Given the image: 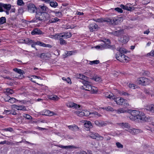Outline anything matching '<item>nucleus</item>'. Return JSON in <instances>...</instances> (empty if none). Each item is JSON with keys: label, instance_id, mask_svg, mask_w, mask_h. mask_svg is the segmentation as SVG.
Listing matches in <instances>:
<instances>
[{"label": "nucleus", "instance_id": "nucleus-1", "mask_svg": "<svg viewBox=\"0 0 154 154\" xmlns=\"http://www.w3.org/2000/svg\"><path fill=\"white\" fill-rule=\"evenodd\" d=\"M130 113L129 118L130 119L136 121L146 122L150 119V118L146 116L145 114L139 111L131 110L129 111Z\"/></svg>", "mask_w": 154, "mask_h": 154}, {"label": "nucleus", "instance_id": "nucleus-2", "mask_svg": "<svg viewBox=\"0 0 154 154\" xmlns=\"http://www.w3.org/2000/svg\"><path fill=\"white\" fill-rule=\"evenodd\" d=\"M49 15L48 13L36 12L35 18L30 21V23L37 22L39 21H46L49 19Z\"/></svg>", "mask_w": 154, "mask_h": 154}, {"label": "nucleus", "instance_id": "nucleus-3", "mask_svg": "<svg viewBox=\"0 0 154 154\" xmlns=\"http://www.w3.org/2000/svg\"><path fill=\"white\" fill-rule=\"evenodd\" d=\"M117 20V19L115 17H112L107 18H98L94 21L99 23H102L103 22H106L109 24L116 25L117 24L116 23Z\"/></svg>", "mask_w": 154, "mask_h": 154}, {"label": "nucleus", "instance_id": "nucleus-4", "mask_svg": "<svg viewBox=\"0 0 154 154\" xmlns=\"http://www.w3.org/2000/svg\"><path fill=\"white\" fill-rule=\"evenodd\" d=\"M89 81H84L83 82V84L85 87L84 88L86 91H91L92 93H97V91L94 89L92 86L91 85V83L89 82Z\"/></svg>", "mask_w": 154, "mask_h": 154}, {"label": "nucleus", "instance_id": "nucleus-5", "mask_svg": "<svg viewBox=\"0 0 154 154\" xmlns=\"http://www.w3.org/2000/svg\"><path fill=\"white\" fill-rule=\"evenodd\" d=\"M95 48L96 49H100L101 50L109 48L114 50L116 48L115 45H111L109 43H104L103 44H101L100 45L96 46Z\"/></svg>", "mask_w": 154, "mask_h": 154}, {"label": "nucleus", "instance_id": "nucleus-6", "mask_svg": "<svg viewBox=\"0 0 154 154\" xmlns=\"http://www.w3.org/2000/svg\"><path fill=\"white\" fill-rule=\"evenodd\" d=\"M72 35L71 33L69 32H65L59 34H57L55 35L56 38L57 39L63 38H69L71 37Z\"/></svg>", "mask_w": 154, "mask_h": 154}, {"label": "nucleus", "instance_id": "nucleus-7", "mask_svg": "<svg viewBox=\"0 0 154 154\" xmlns=\"http://www.w3.org/2000/svg\"><path fill=\"white\" fill-rule=\"evenodd\" d=\"M137 81L139 84L144 86L148 85L151 82V81L145 77H142L138 78Z\"/></svg>", "mask_w": 154, "mask_h": 154}, {"label": "nucleus", "instance_id": "nucleus-8", "mask_svg": "<svg viewBox=\"0 0 154 154\" xmlns=\"http://www.w3.org/2000/svg\"><path fill=\"white\" fill-rule=\"evenodd\" d=\"M90 137L94 139H97L98 140H102L103 137L99 135L97 133L91 132L89 133Z\"/></svg>", "mask_w": 154, "mask_h": 154}, {"label": "nucleus", "instance_id": "nucleus-9", "mask_svg": "<svg viewBox=\"0 0 154 154\" xmlns=\"http://www.w3.org/2000/svg\"><path fill=\"white\" fill-rule=\"evenodd\" d=\"M116 59L122 62H124V61H126L127 60V58H128L123 54H116Z\"/></svg>", "mask_w": 154, "mask_h": 154}, {"label": "nucleus", "instance_id": "nucleus-10", "mask_svg": "<svg viewBox=\"0 0 154 154\" xmlns=\"http://www.w3.org/2000/svg\"><path fill=\"white\" fill-rule=\"evenodd\" d=\"M12 108L15 109L18 111H26L27 110L26 106L24 105H17L14 104L12 106Z\"/></svg>", "mask_w": 154, "mask_h": 154}, {"label": "nucleus", "instance_id": "nucleus-11", "mask_svg": "<svg viewBox=\"0 0 154 154\" xmlns=\"http://www.w3.org/2000/svg\"><path fill=\"white\" fill-rule=\"evenodd\" d=\"M27 9L28 11L30 13H34L36 10L35 5L32 3L29 4L28 5Z\"/></svg>", "mask_w": 154, "mask_h": 154}, {"label": "nucleus", "instance_id": "nucleus-12", "mask_svg": "<svg viewBox=\"0 0 154 154\" xmlns=\"http://www.w3.org/2000/svg\"><path fill=\"white\" fill-rule=\"evenodd\" d=\"M1 6L3 7L5 10H4L6 14L8 15L9 14V11L11 9V5L10 4H2Z\"/></svg>", "mask_w": 154, "mask_h": 154}, {"label": "nucleus", "instance_id": "nucleus-13", "mask_svg": "<svg viewBox=\"0 0 154 154\" xmlns=\"http://www.w3.org/2000/svg\"><path fill=\"white\" fill-rule=\"evenodd\" d=\"M66 105L68 107L77 109L80 107V106L73 102H69L66 103Z\"/></svg>", "mask_w": 154, "mask_h": 154}, {"label": "nucleus", "instance_id": "nucleus-14", "mask_svg": "<svg viewBox=\"0 0 154 154\" xmlns=\"http://www.w3.org/2000/svg\"><path fill=\"white\" fill-rule=\"evenodd\" d=\"M145 109L152 114H154V105L149 104L145 106Z\"/></svg>", "mask_w": 154, "mask_h": 154}, {"label": "nucleus", "instance_id": "nucleus-15", "mask_svg": "<svg viewBox=\"0 0 154 154\" xmlns=\"http://www.w3.org/2000/svg\"><path fill=\"white\" fill-rule=\"evenodd\" d=\"M48 9V7L44 5H40L38 9L36 11L41 12L42 13H48L47 10Z\"/></svg>", "mask_w": 154, "mask_h": 154}, {"label": "nucleus", "instance_id": "nucleus-16", "mask_svg": "<svg viewBox=\"0 0 154 154\" xmlns=\"http://www.w3.org/2000/svg\"><path fill=\"white\" fill-rule=\"evenodd\" d=\"M98 28V25L95 23H93L89 25V28L91 32L95 31Z\"/></svg>", "mask_w": 154, "mask_h": 154}, {"label": "nucleus", "instance_id": "nucleus-17", "mask_svg": "<svg viewBox=\"0 0 154 154\" xmlns=\"http://www.w3.org/2000/svg\"><path fill=\"white\" fill-rule=\"evenodd\" d=\"M85 129L87 131H89L93 126L91 123L89 121H87L84 124Z\"/></svg>", "mask_w": 154, "mask_h": 154}, {"label": "nucleus", "instance_id": "nucleus-18", "mask_svg": "<svg viewBox=\"0 0 154 154\" xmlns=\"http://www.w3.org/2000/svg\"><path fill=\"white\" fill-rule=\"evenodd\" d=\"M117 125L123 128H128L130 127L129 124L126 122L118 123Z\"/></svg>", "mask_w": 154, "mask_h": 154}, {"label": "nucleus", "instance_id": "nucleus-19", "mask_svg": "<svg viewBox=\"0 0 154 154\" xmlns=\"http://www.w3.org/2000/svg\"><path fill=\"white\" fill-rule=\"evenodd\" d=\"M68 127L69 129L72 131H77L79 130V128L77 125L75 124L72 125L68 126Z\"/></svg>", "mask_w": 154, "mask_h": 154}, {"label": "nucleus", "instance_id": "nucleus-20", "mask_svg": "<svg viewBox=\"0 0 154 154\" xmlns=\"http://www.w3.org/2000/svg\"><path fill=\"white\" fill-rule=\"evenodd\" d=\"M42 33V32L38 29H34L31 32L32 35H40Z\"/></svg>", "mask_w": 154, "mask_h": 154}, {"label": "nucleus", "instance_id": "nucleus-21", "mask_svg": "<svg viewBox=\"0 0 154 154\" xmlns=\"http://www.w3.org/2000/svg\"><path fill=\"white\" fill-rule=\"evenodd\" d=\"M4 93L7 95H10L14 93V91L13 89L8 88L5 89Z\"/></svg>", "mask_w": 154, "mask_h": 154}, {"label": "nucleus", "instance_id": "nucleus-22", "mask_svg": "<svg viewBox=\"0 0 154 154\" xmlns=\"http://www.w3.org/2000/svg\"><path fill=\"white\" fill-rule=\"evenodd\" d=\"M78 76L79 78L82 80V82L83 83V82L84 81H85L89 80V78L83 75L79 74Z\"/></svg>", "mask_w": 154, "mask_h": 154}, {"label": "nucleus", "instance_id": "nucleus-23", "mask_svg": "<svg viewBox=\"0 0 154 154\" xmlns=\"http://www.w3.org/2000/svg\"><path fill=\"white\" fill-rule=\"evenodd\" d=\"M67 53H65V57H67L68 56H71L77 53L76 50L67 51Z\"/></svg>", "mask_w": 154, "mask_h": 154}, {"label": "nucleus", "instance_id": "nucleus-24", "mask_svg": "<svg viewBox=\"0 0 154 154\" xmlns=\"http://www.w3.org/2000/svg\"><path fill=\"white\" fill-rule=\"evenodd\" d=\"M50 5L52 7L55 8L58 6V3L56 1L51 0Z\"/></svg>", "mask_w": 154, "mask_h": 154}, {"label": "nucleus", "instance_id": "nucleus-25", "mask_svg": "<svg viewBox=\"0 0 154 154\" xmlns=\"http://www.w3.org/2000/svg\"><path fill=\"white\" fill-rule=\"evenodd\" d=\"M126 100L123 99L122 98H120L119 99L116 100L115 101L116 103L119 105H121L124 102H125Z\"/></svg>", "mask_w": 154, "mask_h": 154}, {"label": "nucleus", "instance_id": "nucleus-26", "mask_svg": "<svg viewBox=\"0 0 154 154\" xmlns=\"http://www.w3.org/2000/svg\"><path fill=\"white\" fill-rule=\"evenodd\" d=\"M117 50L119 51V53H117L116 54H124L126 52V50L124 48H121L119 49L118 48H117Z\"/></svg>", "mask_w": 154, "mask_h": 154}, {"label": "nucleus", "instance_id": "nucleus-27", "mask_svg": "<svg viewBox=\"0 0 154 154\" xmlns=\"http://www.w3.org/2000/svg\"><path fill=\"white\" fill-rule=\"evenodd\" d=\"M102 109H103L106 110L107 111H110L111 112H113L114 111H115V110H114L113 108L109 106H108L107 107H103L102 108Z\"/></svg>", "mask_w": 154, "mask_h": 154}, {"label": "nucleus", "instance_id": "nucleus-28", "mask_svg": "<svg viewBox=\"0 0 154 154\" xmlns=\"http://www.w3.org/2000/svg\"><path fill=\"white\" fill-rule=\"evenodd\" d=\"M121 32L120 30L116 31L111 32V34L115 36H119L121 34Z\"/></svg>", "mask_w": 154, "mask_h": 154}, {"label": "nucleus", "instance_id": "nucleus-29", "mask_svg": "<svg viewBox=\"0 0 154 154\" xmlns=\"http://www.w3.org/2000/svg\"><path fill=\"white\" fill-rule=\"evenodd\" d=\"M115 111L118 114H120L121 113H124L126 112V111L124 109L120 108L117 110H115Z\"/></svg>", "mask_w": 154, "mask_h": 154}, {"label": "nucleus", "instance_id": "nucleus-30", "mask_svg": "<svg viewBox=\"0 0 154 154\" xmlns=\"http://www.w3.org/2000/svg\"><path fill=\"white\" fill-rule=\"evenodd\" d=\"M33 40H32L29 38H27L24 40V42L28 45L31 44L33 42Z\"/></svg>", "mask_w": 154, "mask_h": 154}, {"label": "nucleus", "instance_id": "nucleus-31", "mask_svg": "<svg viewBox=\"0 0 154 154\" xmlns=\"http://www.w3.org/2000/svg\"><path fill=\"white\" fill-rule=\"evenodd\" d=\"M45 115L46 116H52L54 115V112H51L49 110H46L45 112Z\"/></svg>", "mask_w": 154, "mask_h": 154}, {"label": "nucleus", "instance_id": "nucleus-32", "mask_svg": "<svg viewBox=\"0 0 154 154\" xmlns=\"http://www.w3.org/2000/svg\"><path fill=\"white\" fill-rule=\"evenodd\" d=\"M133 134H138L139 133H141L143 132L141 130L135 128L133 129Z\"/></svg>", "mask_w": 154, "mask_h": 154}, {"label": "nucleus", "instance_id": "nucleus-33", "mask_svg": "<svg viewBox=\"0 0 154 154\" xmlns=\"http://www.w3.org/2000/svg\"><path fill=\"white\" fill-rule=\"evenodd\" d=\"M129 39V37L127 35H124L123 36L122 41L124 43H126L128 42Z\"/></svg>", "mask_w": 154, "mask_h": 154}, {"label": "nucleus", "instance_id": "nucleus-34", "mask_svg": "<svg viewBox=\"0 0 154 154\" xmlns=\"http://www.w3.org/2000/svg\"><path fill=\"white\" fill-rule=\"evenodd\" d=\"M51 12L54 13L56 16L58 17H60L61 16L62 13L60 11H54L50 10Z\"/></svg>", "mask_w": 154, "mask_h": 154}, {"label": "nucleus", "instance_id": "nucleus-35", "mask_svg": "<svg viewBox=\"0 0 154 154\" xmlns=\"http://www.w3.org/2000/svg\"><path fill=\"white\" fill-rule=\"evenodd\" d=\"M59 20H60L57 17H55L54 18H52L49 21V22L50 23H53L58 21Z\"/></svg>", "mask_w": 154, "mask_h": 154}, {"label": "nucleus", "instance_id": "nucleus-36", "mask_svg": "<svg viewBox=\"0 0 154 154\" xmlns=\"http://www.w3.org/2000/svg\"><path fill=\"white\" fill-rule=\"evenodd\" d=\"M6 19L5 17L0 18V25L6 22Z\"/></svg>", "mask_w": 154, "mask_h": 154}, {"label": "nucleus", "instance_id": "nucleus-37", "mask_svg": "<svg viewBox=\"0 0 154 154\" xmlns=\"http://www.w3.org/2000/svg\"><path fill=\"white\" fill-rule=\"evenodd\" d=\"M75 113L76 114L79 116L82 117L85 116L83 110H82L81 112L76 111L75 112Z\"/></svg>", "mask_w": 154, "mask_h": 154}, {"label": "nucleus", "instance_id": "nucleus-38", "mask_svg": "<svg viewBox=\"0 0 154 154\" xmlns=\"http://www.w3.org/2000/svg\"><path fill=\"white\" fill-rule=\"evenodd\" d=\"M119 94L121 95H123L124 96H128L130 95V94L127 92L124 91H120L119 92Z\"/></svg>", "mask_w": 154, "mask_h": 154}, {"label": "nucleus", "instance_id": "nucleus-39", "mask_svg": "<svg viewBox=\"0 0 154 154\" xmlns=\"http://www.w3.org/2000/svg\"><path fill=\"white\" fill-rule=\"evenodd\" d=\"M43 60H46L48 58L46 53H44L41 54L39 56Z\"/></svg>", "mask_w": 154, "mask_h": 154}, {"label": "nucleus", "instance_id": "nucleus-40", "mask_svg": "<svg viewBox=\"0 0 154 154\" xmlns=\"http://www.w3.org/2000/svg\"><path fill=\"white\" fill-rule=\"evenodd\" d=\"M100 61L99 60H95L92 61H90L89 63L91 65L93 64H96L99 63Z\"/></svg>", "mask_w": 154, "mask_h": 154}, {"label": "nucleus", "instance_id": "nucleus-41", "mask_svg": "<svg viewBox=\"0 0 154 154\" xmlns=\"http://www.w3.org/2000/svg\"><path fill=\"white\" fill-rule=\"evenodd\" d=\"M14 70L17 72L18 73L20 74H22L23 72L22 70L20 69H18L17 68H15L14 69Z\"/></svg>", "mask_w": 154, "mask_h": 154}, {"label": "nucleus", "instance_id": "nucleus-42", "mask_svg": "<svg viewBox=\"0 0 154 154\" xmlns=\"http://www.w3.org/2000/svg\"><path fill=\"white\" fill-rule=\"evenodd\" d=\"M16 101H18V100L16 99L15 98L13 97H10V98L8 100V101L9 102H10L11 103H15Z\"/></svg>", "mask_w": 154, "mask_h": 154}, {"label": "nucleus", "instance_id": "nucleus-43", "mask_svg": "<svg viewBox=\"0 0 154 154\" xmlns=\"http://www.w3.org/2000/svg\"><path fill=\"white\" fill-rule=\"evenodd\" d=\"M105 97L109 98L111 99L112 98V97L113 96V94H109L108 92H106L105 93Z\"/></svg>", "mask_w": 154, "mask_h": 154}, {"label": "nucleus", "instance_id": "nucleus-44", "mask_svg": "<svg viewBox=\"0 0 154 154\" xmlns=\"http://www.w3.org/2000/svg\"><path fill=\"white\" fill-rule=\"evenodd\" d=\"M2 130L5 131H10L11 132L13 131V129L12 128L9 127V128H5L2 129Z\"/></svg>", "mask_w": 154, "mask_h": 154}, {"label": "nucleus", "instance_id": "nucleus-45", "mask_svg": "<svg viewBox=\"0 0 154 154\" xmlns=\"http://www.w3.org/2000/svg\"><path fill=\"white\" fill-rule=\"evenodd\" d=\"M149 95H151V96L154 95V87H152L149 88Z\"/></svg>", "mask_w": 154, "mask_h": 154}, {"label": "nucleus", "instance_id": "nucleus-46", "mask_svg": "<svg viewBox=\"0 0 154 154\" xmlns=\"http://www.w3.org/2000/svg\"><path fill=\"white\" fill-rule=\"evenodd\" d=\"M17 5L19 6H23L24 5V3L23 0H17Z\"/></svg>", "mask_w": 154, "mask_h": 154}, {"label": "nucleus", "instance_id": "nucleus-47", "mask_svg": "<svg viewBox=\"0 0 154 154\" xmlns=\"http://www.w3.org/2000/svg\"><path fill=\"white\" fill-rule=\"evenodd\" d=\"M60 43L61 45H66V41L64 40L62 38L60 39Z\"/></svg>", "mask_w": 154, "mask_h": 154}, {"label": "nucleus", "instance_id": "nucleus-48", "mask_svg": "<svg viewBox=\"0 0 154 154\" xmlns=\"http://www.w3.org/2000/svg\"><path fill=\"white\" fill-rule=\"evenodd\" d=\"M63 80L66 81L68 83H71V81L70 78L68 77L67 78L63 77L62 78Z\"/></svg>", "mask_w": 154, "mask_h": 154}, {"label": "nucleus", "instance_id": "nucleus-49", "mask_svg": "<svg viewBox=\"0 0 154 154\" xmlns=\"http://www.w3.org/2000/svg\"><path fill=\"white\" fill-rule=\"evenodd\" d=\"M93 79L96 82H100L101 81V78L98 76L94 77Z\"/></svg>", "mask_w": 154, "mask_h": 154}, {"label": "nucleus", "instance_id": "nucleus-50", "mask_svg": "<svg viewBox=\"0 0 154 154\" xmlns=\"http://www.w3.org/2000/svg\"><path fill=\"white\" fill-rule=\"evenodd\" d=\"M84 116H88L91 114H92V113H90L89 111L87 110H83Z\"/></svg>", "mask_w": 154, "mask_h": 154}, {"label": "nucleus", "instance_id": "nucleus-51", "mask_svg": "<svg viewBox=\"0 0 154 154\" xmlns=\"http://www.w3.org/2000/svg\"><path fill=\"white\" fill-rule=\"evenodd\" d=\"M23 116L27 119L31 120L32 119V117L30 115L28 114H24Z\"/></svg>", "mask_w": 154, "mask_h": 154}, {"label": "nucleus", "instance_id": "nucleus-52", "mask_svg": "<svg viewBox=\"0 0 154 154\" xmlns=\"http://www.w3.org/2000/svg\"><path fill=\"white\" fill-rule=\"evenodd\" d=\"M11 113V110H5L4 112H3V114H6L7 115H9Z\"/></svg>", "mask_w": 154, "mask_h": 154}, {"label": "nucleus", "instance_id": "nucleus-53", "mask_svg": "<svg viewBox=\"0 0 154 154\" xmlns=\"http://www.w3.org/2000/svg\"><path fill=\"white\" fill-rule=\"evenodd\" d=\"M37 45L43 47H45V43L40 41H37Z\"/></svg>", "mask_w": 154, "mask_h": 154}, {"label": "nucleus", "instance_id": "nucleus-54", "mask_svg": "<svg viewBox=\"0 0 154 154\" xmlns=\"http://www.w3.org/2000/svg\"><path fill=\"white\" fill-rule=\"evenodd\" d=\"M116 145L117 147L118 148H123V145L119 142H116Z\"/></svg>", "mask_w": 154, "mask_h": 154}, {"label": "nucleus", "instance_id": "nucleus-55", "mask_svg": "<svg viewBox=\"0 0 154 154\" xmlns=\"http://www.w3.org/2000/svg\"><path fill=\"white\" fill-rule=\"evenodd\" d=\"M128 86L129 88L132 89H134L135 88V87L136 86V85L130 83L128 85Z\"/></svg>", "mask_w": 154, "mask_h": 154}, {"label": "nucleus", "instance_id": "nucleus-56", "mask_svg": "<svg viewBox=\"0 0 154 154\" xmlns=\"http://www.w3.org/2000/svg\"><path fill=\"white\" fill-rule=\"evenodd\" d=\"M147 56L148 57L150 56L154 57V50H152L150 52L148 53L147 54Z\"/></svg>", "mask_w": 154, "mask_h": 154}, {"label": "nucleus", "instance_id": "nucleus-57", "mask_svg": "<svg viewBox=\"0 0 154 154\" xmlns=\"http://www.w3.org/2000/svg\"><path fill=\"white\" fill-rule=\"evenodd\" d=\"M115 10L117 11L118 12L120 13H122L123 12V10L121 8H115Z\"/></svg>", "mask_w": 154, "mask_h": 154}, {"label": "nucleus", "instance_id": "nucleus-58", "mask_svg": "<svg viewBox=\"0 0 154 154\" xmlns=\"http://www.w3.org/2000/svg\"><path fill=\"white\" fill-rule=\"evenodd\" d=\"M50 99H51L53 100H58V97H57V96L54 95V96H52L51 97Z\"/></svg>", "mask_w": 154, "mask_h": 154}, {"label": "nucleus", "instance_id": "nucleus-59", "mask_svg": "<svg viewBox=\"0 0 154 154\" xmlns=\"http://www.w3.org/2000/svg\"><path fill=\"white\" fill-rule=\"evenodd\" d=\"M124 9L127 10L128 11H131L132 10V8L125 5V7Z\"/></svg>", "mask_w": 154, "mask_h": 154}, {"label": "nucleus", "instance_id": "nucleus-60", "mask_svg": "<svg viewBox=\"0 0 154 154\" xmlns=\"http://www.w3.org/2000/svg\"><path fill=\"white\" fill-rule=\"evenodd\" d=\"M76 154H88L87 152L84 151H80L77 152Z\"/></svg>", "mask_w": 154, "mask_h": 154}, {"label": "nucleus", "instance_id": "nucleus-61", "mask_svg": "<svg viewBox=\"0 0 154 154\" xmlns=\"http://www.w3.org/2000/svg\"><path fill=\"white\" fill-rule=\"evenodd\" d=\"M19 102L21 104H25L27 103V101L26 100H18Z\"/></svg>", "mask_w": 154, "mask_h": 154}, {"label": "nucleus", "instance_id": "nucleus-62", "mask_svg": "<svg viewBox=\"0 0 154 154\" xmlns=\"http://www.w3.org/2000/svg\"><path fill=\"white\" fill-rule=\"evenodd\" d=\"M104 40L103 41V42L104 43H106V42H108V43H109V44H110L111 43L110 41V40L109 39L105 38L104 39Z\"/></svg>", "mask_w": 154, "mask_h": 154}, {"label": "nucleus", "instance_id": "nucleus-63", "mask_svg": "<svg viewBox=\"0 0 154 154\" xmlns=\"http://www.w3.org/2000/svg\"><path fill=\"white\" fill-rule=\"evenodd\" d=\"M31 45L32 47L35 48V46L36 45H37V42H35L33 41V42Z\"/></svg>", "mask_w": 154, "mask_h": 154}, {"label": "nucleus", "instance_id": "nucleus-64", "mask_svg": "<svg viewBox=\"0 0 154 154\" xmlns=\"http://www.w3.org/2000/svg\"><path fill=\"white\" fill-rule=\"evenodd\" d=\"M149 91H150L149 88L148 89H145L144 90V92L145 93H146V94H148L149 95V92H150Z\"/></svg>", "mask_w": 154, "mask_h": 154}]
</instances>
